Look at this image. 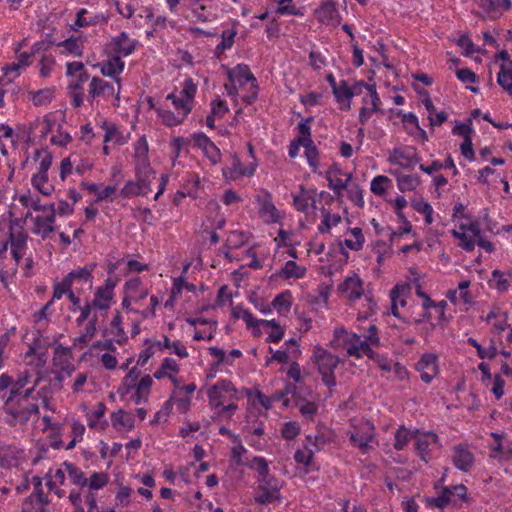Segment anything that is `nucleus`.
I'll list each match as a JSON object with an SVG mask.
<instances>
[{
    "label": "nucleus",
    "instance_id": "f257e3e1",
    "mask_svg": "<svg viewBox=\"0 0 512 512\" xmlns=\"http://www.w3.org/2000/svg\"><path fill=\"white\" fill-rule=\"evenodd\" d=\"M66 478L73 486L68 494V500L73 507V512H94L97 508V492L109 483L110 477L106 472L94 471L84 472L76 464L64 461L56 470L50 469L46 474L47 486L59 498L65 496V491L60 487L65 483Z\"/></svg>",
    "mask_w": 512,
    "mask_h": 512
},
{
    "label": "nucleus",
    "instance_id": "f03ea898",
    "mask_svg": "<svg viewBox=\"0 0 512 512\" xmlns=\"http://www.w3.org/2000/svg\"><path fill=\"white\" fill-rule=\"evenodd\" d=\"M39 381L40 378L37 377L24 394L0 396L5 424L23 429L30 421L39 418L40 401L45 408L49 407L48 399L41 395V391H36Z\"/></svg>",
    "mask_w": 512,
    "mask_h": 512
},
{
    "label": "nucleus",
    "instance_id": "7ed1b4c3",
    "mask_svg": "<svg viewBox=\"0 0 512 512\" xmlns=\"http://www.w3.org/2000/svg\"><path fill=\"white\" fill-rule=\"evenodd\" d=\"M333 341L342 346L347 356L355 359H361L363 356L371 357L373 347L380 345L379 331L376 325H370L363 337L344 327L336 328Z\"/></svg>",
    "mask_w": 512,
    "mask_h": 512
},
{
    "label": "nucleus",
    "instance_id": "20e7f679",
    "mask_svg": "<svg viewBox=\"0 0 512 512\" xmlns=\"http://www.w3.org/2000/svg\"><path fill=\"white\" fill-rule=\"evenodd\" d=\"M247 466L257 473L258 486L254 497L255 502L262 505L279 504L282 481L270 474L269 461L265 457L254 456Z\"/></svg>",
    "mask_w": 512,
    "mask_h": 512
},
{
    "label": "nucleus",
    "instance_id": "39448f33",
    "mask_svg": "<svg viewBox=\"0 0 512 512\" xmlns=\"http://www.w3.org/2000/svg\"><path fill=\"white\" fill-rule=\"evenodd\" d=\"M208 403L219 417L231 419L238 409L243 393L227 379H220L207 391Z\"/></svg>",
    "mask_w": 512,
    "mask_h": 512
},
{
    "label": "nucleus",
    "instance_id": "423d86ee",
    "mask_svg": "<svg viewBox=\"0 0 512 512\" xmlns=\"http://www.w3.org/2000/svg\"><path fill=\"white\" fill-rule=\"evenodd\" d=\"M337 291L350 304L363 298L362 306L358 309V320L368 319L376 313L377 303L372 293L365 291L364 281L356 273L346 276L338 285Z\"/></svg>",
    "mask_w": 512,
    "mask_h": 512
},
{
    "label": "nucleus",
    "instance_id": "0eeeda50",
    "mask_svg": "<svg viewBox=\"0 0 512 512\" xmlns=\"http://www.w3.org/2000/svg\"><path fill=\"white\" fill-rule=\"evenodd\" d=\"M233 316L235 318L242 319L245 322L247 328L253 330L254 336H259L262 330H264L268 334V337L266 339L267 342L278 343L284 337V329L275 319H258L254 317L251 311L241 308L234 309Z\"/></svg>",
    "mask_w": 512,
    "mask_h": 512
},
{
    "label": "nucleus",
    "instance_id": "6e6552de",
    "mask_svg": "<svg viewBox=\"0 0 512 512\" xmlns=\"http://www.w3.org/2000/svg\"><path fill=\"white\" fill-rule=\"evenodd\" d=\"M312 360L315 363L319 374L321 375L323 384L328 388L335 387V369L340 363L339 357L329 352L321 345H316L313 348Z\"/></svg>",
    "mask_w": 512,
    "mask_h": 512
},
{
    "label": "nucleus",
    "instance_id": "1a4fd4ad",
    "mask_svg": "<svg viewBox=\"0 0 512 512\" xmlns=\"http://www.w3.org/2000/svg\"><path fill=\"white\" fill-rule=\"evenodd\" d=\"M44 330L35 329L31 332V339L27 342V351L24 354V360L29 365L36 367H43L47 360L48 348L50 341L47 336L43 334Z\"/></svg>",
    "mask_w": 512,
    "mask_h": 512
},
{
    "label": "nucleus",
    "instance_id": "9d476101",
    "mask_svg": "<svg viewBox=\"0 0 512 512\" xmlns=\"http://www.w3.org/2000/svg\"><path fill=\"white\" fill-rule=\"evenodd\" d=\"M120 279L119 277L108 276L104 282L97 286L93 292V298L89 300L95 311L107 312L115 303V288Z\"/></svg>",
    "mask_w": 512,
    "mask_h": 512
},
{
    "label": "nucleus",
    "instance_id": "9b49d317",
    "mask_svg": "<svg viewBox=\"0 0 512 512\" xmlns=\"http://www.w3.org/2000/svg\"><path fill=\"white\" fill-rule=\"evenodd\" d=\"M228 79L230 82H236L239 86H244L249 83V93L243 96V101L247 105H251L258 97V84L257 79L251 72L248 65L240 63L233 69L228 71Z\"/></svg>",
    "mask_w": 512,
    "mask_h": 512
},
{
    "label": "nucleus",
    "instance_id": "f8f14e48",
    "mask_svg": "<svg viewBox=\"0 0 512 512\" xmlns=\"http://www.w3.org/2000/svg\"><path fill=\"white\" fill-rule=\"evenodd\" d=\"M330 196L326 191H321L319 194L314 186L299 185L298 191L292 193L293 206L301 213L309 214L317 209V197Z\"/></svg>",
    "mask_w": 512,
    "mask_h": 512
},
{
    "label": "nucleus",
    "instance_id": "ddd939ff",
    "mask_svg": "<svg viewBox=\"0 0 512 512\" xmlns=\"http://www.w3.org/2000/svg\"><path fill=\"white\" fill-rule=\"evenodd\" d=\"M324 176L328 182L329 189L334 192L337 199L343 197L345 188L353 177L352 173L344 171L338 162H333L325 171Z\"/></svg>",
    "mask_w": 512,
    "mask_h": 512
},
{
    "label": "nucleus",
    "instance_id": "4468645a",
    "mask_svg": "<svg viewBox=\"0 0 512 512\" xmlns=\"http://www.w3.org/2000/svg\"><path fill=\"white\" fill-rule=\"evenodd\" d=\"M139 41L129 37L128 34H118L112 37L105 47V53H110L120 59L133 54L139 47Z\"/></svg>",
    "mask_w": 512,
    "mask_h": 512
},
{
    "label": "nucleus",
    "instance_id": "2eb2a0df",
    "mask_svg": "<svg viewBox=\"0 0 512 512\" xmlns=\"http://www.w3.org/2000/svg\"><path fill=\"white\" fill-rule=\"evenodd\" d=\"M33 222L32 233L40 236L42 239L55 231L56 209L55 206H49L43 212L31 218Z\"/></svg>",
    "mask_w": 512,
    "mask_h": 512
},
{
    "label": "nucleus",
    "instance_id": "dca6fc26",
    "mask_svg": "<svg viewBox=\"0 0 512 512\" xmlns=\"http://www.w3.org/2000/svg\"><path fill=\"white\" fill-rule=\"evenodd\" d=\"M415 370L420 373L422 382L430 384L440 374L438 355L431 352L423 353L415 364Z\"/></svg>",
    "mask_w": 512,
    "mask_h": 512
},
{
    "label": "nucleus",
    "instance_id": "f3484780",
    "mask_svg": "<svg viewBox=\"0 0 512 512\" xmlns=\"http://www.w3.org/2000/svg\"><path fill=\"white\" fill-rule=\"evenodd\" d=\"M374 439V426L369 421L354 427V430L349 433V440L354 447H357L362 454L369 453L373 447L370 443Z\"/></svg>",
    "mask_w": 512,
    "mask_h": 512
},
{
    "label": "nucleus",
    "instance_id": "a211bd4d",
    "mask_svg": "<svg viewBox=\"0 0 512 512\" xmlns=\"http://www.w3.org/2000/svg\"><path fill=\"white\" fill-rule=\"evenodd\" d=\"M28 234L24 228L16 223H11L9 227V243L11 255L15 262L19 264L27 250Z\"/></svg>",
    "mask_w": 512,
    "mask_h": 512
},
{
    "label": "nucleus",
    "instance_id": "6ab92c4d",
    "mask_svg": "<svg viewBox=\"0 0 512 512\" xmlns=\"http://www.w3.org/2000/svg\"><path fill=\"white\" fill-rule=\"evenodd\" d=\"M410 292L409 284H397L390 291L391 314L405 323H409L410 320L400 311V308H406Z\"/></svg>",
    "mask_w": 512,
    "mask_h": 512
},
{
    "label": "nucleus",
    "instance_id": "aec40b11",
    "mask_svg": "<svg viewBox=\"0 0 512 512\" xmlns=\"http://www.w3.org/2000/svg\"><path fill=\"white\" fill-rule=\"evenodd\" d=\"M193 147L202 151L204 156L213 164L221 162L222 153L215 143L203 132L191 134Z\"/></svg>",
    "mask_w": 512,
    "mask_h": 512
},
{
    "label": "nucleus",
    "instance_id": "412c9836",
    "mask_svg": "<svg viewBox=\"0 0 512 512\" xmlns=\"http://www.w3.org/2000/svg\"><path fill=\"white\" fill-rule=\"evenodd\" d=\"M439 446V437L433 432L419 433L416 431L415 449L418 456L428 463L431 459V453Z\"/></svg>",
    "mask_w": 512,
    "mask_h": 512
},
{
    "label": "nucleus",
    "instance_id": "4be33fe9",
    "mask_svg": "<svg viewBox=\"0 0 512 512\" xmlns=\"http://www.w3.org/2000/svg\"><path fill=\"white\" fill-rule=\"evenodd\" d=\"M106 59L100 63L101 73L111 78L117 84V100H119V94L121 89L120 75L124 71L125 63L119 57H115L110 53H105Z\"/></svg>",
    "mask_w": 512,
    "mask_h": 512
},
{
    "label": "nucleus",
    "instance_id": "5701e85b",
    "mask_svg": "<svg viewBox=\"0 0 512 512\" xmlns=\"http://www.w3.org/2000/svg\"><path fill=\"white\" fill-rule=\"evenodd\" d=\"M257 162L252 161L249 165H244L240 158L236 155L232 157L230 165L222 168L223 177L229 181H235L241 177H251L255 174L257 169Z\"/></svg>",
    "mask_w": 512,
    "mask_h": 512
},
{
    "label": "nucleus",
    "instance_id": "b1692460",
    "mask_svg": "<svg viewBox=\"0 0 512 512\" xmlns=\"http://www.w3.org/2000/svg\"><path fill=\"white\" fill-rule=\"evenodd\" d=\"M113 96L117 99V90H115L113 83L99 77L91 79L88 88V100L90 103L98 98L108 100Z\"/></svg>",
    "mask_w": 512,
    "mask_h": 512
},
{
    "label": "nucleus",
    "instance_id": "393cba45",
    "mask_svg": "<svg viewBox=\"0 0 512 512\" xmlns=\"http://www.w3.org/2000/svg\"><path fill=\"white\" fill-rule=\"evenodd\" d=\"M315 16L319 22L332 29L340 24V14L335 0H324L315 10Z\"/></svg>",
    "mask_w": 512,
    "mask_h": 512
},
{
    "label": "nucleus",
    "instance_id": "a878e982",
    "mask_svg": "<svg viewBox=\"0 0 512 512\" xmlns=\"http://www.w3.org/2000/svg\"><path fill=\"white\" fill-rule=\"evenodd\" d=\"M257 204L259 216L264 223L274 224L281 221L282 215L274 205L270 194L257 197Z\"/></svg>",
    "mask_w": 512,
    "mask_h": 512
},
{
    "label": "nucleus",
    "instance_id": "bb28decb",
    "mask_svg": "<svg viewBox=\"0 0 512 512\" xmlns=\"http://www.w3.org/2000/svg\"><path fill=\"white\" fill-rule=\"evenodd\" d=\"M453 465L462 472H469L475 462V457L468 445L458 444L452 450Z\"/></svg>",
    "mask_w": 512,
    "mask_h": 512
},
{
    "label": "nucleus",
    "instance_id": "cd10ccee",
    "mask_svg": "<svg viewBox=\"0 0 512 512\" xmlns=\"http://www.w3.org/2000/svg\"><path fill=\"white\" fill-rule=\"evenodd\" d=\"M493 442L490 444V457L501 460H507L512 455V440L503 434L492 433Z\"/></svg>",
    "mask_w": 512,
    "mask_h": 512
},
{
    "label": "nucleus",
    "instance_id": "c85d7f7f",
    "mask_svg": "<svg viewBox=\"0 0 512 512\" xmlns=\"http://www.w3.org/2000/svg\"><path fill=\"white\" fill-rule=\"evenodd\" d=\"M53 365L58 368L61 372L71 375L75 370V366L72 363V351L71 348L65 347L58 344L54 348V355L52 359Z\"/></svg>",
    "mask_w": 512,
    "mask_h": 512
},
{
    "label": "nucleus",
    "instance_id": "c756f323",
    "mask_svg": "<svg viewBox=\"0 0 512 512\" xmlns=\"http://www.w3.org/2000/svg\"><path fill=\"white\" fill-rule=\"evenodd\" d=\"M95 268H96V263H89L83 267H77V268L71 270L65 276V278H66V280L69 281V284L71 285V287L75 283L81 284V285L88 284L89 289H91L92 285H93V279H94L93 272H94Z\"/></svg>",
    "mask_w": 512,
    "mask_h": 512
},
{
    "label": "nucleus",
    "instance_id": "7c9ffc66",
    "mask_svg": "<svg viewBox=\"0 0 512 512\" xmlns=\"http://www.w3.org/2000/svg\"><path fill=\"white\" fill-rule=\"evenodd\" d=\"M24 459V451L14 445H6L0 448V467L10 469L18 467Z\"/></svg>",
    "mask_w": 512,
    "mask_h": 512
},
{
    "label": "nucleus",
    "instance_id": "2f4dec72",
    "mask_svg": "<svg viewBox=\"0 0 512 512\" xmlns=\"http://www.w3.org/2000/svg\"><path fill=\"white\" fill-rule=\"evenodd\" d=\"M123 293L129 295V298L134 300V303H139L146 299L149 295L148 288L143 284L140 277H132L128 279L123 285Z\"/></svg>",
    "mask_w": 512,
    "mask_h": 512
},
{
    "label": "nucleus",
    "instance_id": "473e14b6",
    "mask_svg": "<svg viewBox=\"0 0 512 512\" xmlns=\"http://www.w3.org/2000/svg\"><path fill=\"white\" fill-rule=\"evenodd\" d=\"M281 372H286V376L288 380H292V382L288 381L284 388L285 395H291L295 397L297 393V384L301 383L303 380L301 367L296 360H293L289 367L285 370L284 368L280 369Z\"/></svg>",
    "mask_w": 512,
    "mask_h": 512
},
{
    "label": "nucleus",
    "instance_id": "72a5a7b5",
    "mask_svg": "<svg viewBox=\"0 0 512 512\" xmlns=\"http://www.w3.org/2000/svg\"><path fill=\"white\" fill-rule=\"evenodd\" d=\"M156 172L152 169L150 162L135 163V181L148 193L152 191V181Z\"/></svg>",
    "mask_w": 512,
    "mask_h": 512
},
{
    "label": "nucleus",
    "instance_id": "f704fd0d",
    "mask_svg": "<svg viewBox=\"0 0 512 512\" xmlns=\"http://www.w3.org/2000/svg\"><path fill=\"white\" fill-rule=\"evenodd\" d=\"M389 161L394 165H399L406 168L417 164L419 159L415 150L412 148H395L389 157Z\"/></svg>",
    "mask_w": 512,
    "mask_h": 512
},
{
    "label": "nucleus",
    "instance_id": "c9c22d12",
    "mask_svg": "<svg viewBox=\"0 0 512 512\" xmlns=\"http://www.w3.org/2000/svg\"><path fill=\"white\" fill-rule=\"evenodd\" d=\"M336 101L340 104V109L348 111L351 108V99L357 95L355 88L349 87L345 80H342L337 87L332 90Z\"/></svg>",
    "mask_w": 512,
    "mask_h": 512
},
{
    "label": "nucleus",
    "instance_id": "e433bc0d",
    "mask_svg": "<svg viewBox=\"0 0 512 512\" xmlns=\"http://www.w3.org/2000/svg\"><path fill=\"white\" fill-rule=\"evenodd\" d=\"M180 371V367L174 358L166 357L163 359L160 367L154 372V378L161 380L168 378L175 386L178 385L175 374Z\"/></svg>",
    "mask_w": 512,
    "mask_h": 512
},
{
    "label": "nucleus",
    "instance_id": "4c0bfd02",
    "mask_svg": "<svg viewBox=\"0 0 512 512\" xmlns=\"http://www.w3.org/2000/svg\"><path fill=\"white\" fill-rule=\"evenodd\" d=\"M100 127L105 131L103 138L105 144L113 143L115 145H124L127 143L128 137L123 134L115 123L103 120Z\"/></svg>",
    "mask_w": 512,
    "mask_h": 512
},
{
    "label": "nucleus",
    "instance_id": "58836bf2",
    "mask_svg": "<svg viewBox=\"0 0 512 512\" xmlns=\"http://www.w3.org/2000/svg\"><path fill=\"white\" fill-rule=\"evenodd\" d=\"M152 385V377L150 375L143 376L136 385L131 387L135 389L134 394L131 395V401L136 405L147 402Z\"/></svg>",
    "mask_w": 512,
    "mask_h": 512
},
{
    "label": "nucleus",
    "instance_id": "ea45409f",
    "mask_svg": "<svg viewBox=\"0 0 512 512\" xmlns=\"http://www.w3.org/2000/svg\"><path fill=\"white\" fill-rule=\"evenodd\" d=\"M112 426L117 430L131 431L135 426V416L123 409L112 412L110 416Z\"/></svg>",
    "mask_w": 512,
    "mask_h": 512
},
{
    "label": "nucleus",
    "instance_id": "a19ab883",
    "mask_svg": "<svg viewBox=\"0 0 512 512\" xmlns=\"http://www.w3.org/2000/svg\"><path fill=\"white\" fill-rule=\"evenodd\" d=\"M321 222L317 226V230L320 234L330 233L333 227L338 226L342 218L339 213H333L327 208H321Z\"/></svg>",
    "mask_w": 512,
    "mask_h": 512
},
{
    "label": "nucleus",
    "instance_id": "79ce46f5",
    "mask_svg": "<svg viewBox=\"0 0 512 512\" xmlns=\"http://www.w3.org/2000/svg\"><path fill=\"white\" fill-rule=\"evenodd\" d=\"M277 275L285 280L302 279L306 275V268L298 265L295 261H287Z\"/></svg>",
    "mask_w": 512,
    "mask_h": 512
},
{
    "label": "nucleus",
    "instance_id": "37998d69",
    "mask_svg": "<svg viewBox=\"0 0 512 512\" xmlns=\"http://www.w3.org/2000/svg\"><path fill=\"white\" fill-rule=\"evenodd\" d=\"M110 327L111 333L114 335L115 342L117 344L123 345L124 343L127 342L128 336L123 327V317L118 310L115 311V314L111 319Z\"/></svg>",
    "mask_w": 512,
    "mask_h": 512
},
{
    "label": "nucleus",
    "instance_id": "c03bdc74",
    "mask_svg": "<svg viewBox=\"0 0 512 512\" xmlns=\"http://www.w3.org/2000/svg\"><path fill=\"white\" fill-rule=\"evenodd\" d=\"M295 406L299 409L301 415L308 421L313 420L314 416L318 412V405L313 401H308L304 398L298 396V393L295 394V397H292Z\"/></svg>",
    "mask_w": 512,
    "mask_h": 512
},
{
    "label": "nucleus",
    "instance_id": "a18cd8bd",
    "mask_svg": "<svg viewBox=\"0 0 512 512\" xmlns=\"http://www.w3.org/2000/svg\"><path fill=\"white\" fill-rule=\"evenodd\" d=\"M269 353L272 354L271 358L267 361L269 364L272 361L286 364L290 359L297 360L301 355L300 348H293L292 351L282 350V348L278 350H274L272 347L268 348Z\"/></svg>",
    "mask_w": 512,
    "mask_h": 512
},
{
    "label": "nucleus",
    "instance_id": "49530a36",
    "mask_svg": "<svg viewBox=\"0 0 512 512\" xmlns=\"http://www.w3.org/2000/svg\"><path fill=\"white\" fill-rule=\"evenodd\" d=\"M166 100L171 101L173 107L177 111V113L181 114L185 118L191 113L193 109V103L188 101L179 93H170L166 96Z\"/></svg>",
    "mask_w": 512,
    "mask_h": 512
},
{
    "label": "nucleus",
    "instance_id": "de8ad7c7",
    "mask_svg": "<svg viewBox=\"0 0 512 512\" xmlns=\"http://www.w3.org/2000/svg\"><path fill=\"white\" fill-rule=\"evenodd\" d=\"M426 111L429 113L430 126H441L447 121V114L444 111H437L432 100L427 97L422 101Z\"/></svg>",
    "mask_w": 512,
    "mask_h": 512
},
{
    "label": "nucleus",
    "instance_id": "09e8293b",
    "mask_svg": "<svg viewBox=\"0 0 512 512\" xmlns=\"http://www.w3.org/2000/svg\"><path fill=\"white\" fill-rule=\"evenodd\" d=\"M59 48H62V53H66L73 56H81L83 49V41L81 39V35L78 37L72 36L57 45Z\"/></svg>",
    "mask_w": 512,
    "mask_h": 512
},
{
    "label": "nucleus",
    "instance_id": "8fccbe9b",
    "mask_svg": "<svg viewBox=\"0 0 512 512\" xmlns=\"http://www.w3.org/2000/svg\"><path fill=\"white\" fill-rule=\"evenodd\" d=\"M497 83L512 96V63L500 64V70L497 74Z\"/></svg>",
    "mask_w": 512,
    "mask_h": 512
},
{
    "label": "nucleus",
    "instance_id": "3c124183",
    "mask_svg": "<svg viewBox=\"0 0 512 512\" xmlns=\"http://www.w3.org/2000/svg\"><path fill=\"white\" fill-rule=\"evenodd\" d=\"M158 118L161 122L167 127H175L184 122L186 119L184 116L176 112H172L168 109L164 108H156L155 109Z\"/></svg>",
    "mask_w": 512,
    "mask_h": 512
},
{
    "label": "nucleus",
    "instance_id": "603ef678",
    "mask_svg": "<svg viewBox=\"0 0 512 512\" xmlns=\"http://www.w3.org/2000/svg\"><path fill=\"white\" fill-rule=\"evenodd\" d=\"M452 235L459 240V246L466 252H472L475 248L476 241L465 230V224H460L458 229L452 230Z\"/></svg>",
    "mask_w": 512,
    "mask_h": 512
},
{
    "label": "nucleus",
    "instance_id": "864d4df0",
    "mask_svg": "<svg viewBox=\"0 0 512 512\" xmlns=\"http://www.w3.org/2000/svg\"><path fill=\"white\" fill-rule=\"evenodd\" d=\"M351 238H346L343 242H340L341 246H345L351 251H359L363 248L365 243V237L362 229L354 227L350 230Z\"/></svg>",
    "mask_w": 512,
    "mask_h": 512
},
{
    "label": "nucleus",
    "instance_id": "5fc2aeb1",
    "mask_svg": "<svg viewBox=\"0 0 512 512\" xmlns=\"http://www.w3.org/2000/svg\"><path fill=\"white\" fill-rule=\"evenodd\" d=\"M292 294L286 290L275 296L271 303L272 309H275L280 315H286L291 308Z\"/></svg>",
    "mask_w": 512,
    "mask_h": 512
},
{
    "label": "nucleus",
    "instance_id": "6e6d98bb",
    "mask_svg": "<svg viewBox=\"0 0 512 512\" xmlns=\"http://www.w3.org/2000/svg\"><path fill=\"white\" fill-rule=\"evenodd\" d=\"M416 432H413L412 430L406 428L405 426H400L395 434H394V448L397 451H401L405 449V447L408 445V443L416 437Z\"/></svg>",
    "mask_w": 512,
    "mask_h": 512
},
{
    "label": "nucleus",
    "instance_id": "4d7b16f0",
    "mask_svg": "<svg viewBox=\"0 0 512 512\" xmlns=\"http://www.w3.org/2000/svg\"><path fill=\"white\" fill-rule=\"evenodd\" d=\"M54 88L47 87L37 91H30L29 96L35 106H47L54 98Z\"/></svg>",
    "mask_w": 512,
    "mask_h": 512
},
{
    "label": "nucleus",
    "instance_id": "13d9d810",
    "mask_svg": "<svg viewBox=\"0 0 512 512\" xmlns=\"http://www.w3.org/2000/svg\"><path fill=\"white\" fill-rule=\"evenodd\" d=\"M347 198L357 207L362 208L365 204L363 190L353 179L350 180L345 188Z\"/></svg>",
    "mask_w": 512,
    "mask_h": 512
},
{
    "label": "nucleus",
    "instance_id": "bf43d9fd",
    "mask_svg": "<svg viewBox=\"0 0 512 512\" xmlns=\"http://www.w3.org/2000/svg\"><path fill=\"white\" fill-rule=\"evenodd\" d=\"M149 193L142 188L135 180H128L119 192V196L125 199L147 196Z\"/></svg>",
    "mask_w": 512,
    "mask_h": 512
},
{
    "label": "nucleus",
    "instance_id": "052dcab7",
    "mask_svg": "<svg viewBox=\"0 0 512 512\" xmlns=\"http://www.w3.org/2000/svg\"><path fill=\"white\" fill-rule=\"evenodd\" d=\"M31 375L28 371H23L18 374L17 378H13V386L8 391V395H18V394H24L26 390L29 388L27 387L28 384L31 383Z\"/></svg>",
    "mask_w": 512,
    "mask_h": 512
},
{
    "label": "nucleus",
    "instance_id": "680f3d73",
    "mask_svg": "<svg viewBox=\"0 0 512 512\" xmlns=\"http://www.w3.org/2000/svg\"><path fill=\"white\" fill-rule=\"evenodd\" d=\"M32 186L43 195H50L53 186L49 183L48 174L35 173L31 178Z\"/></svg>",
    "mask_w": 512,
    "mask_h": 512
},
{
    "label": "nucleus",
    "instance_id": "e2e57ef3",
    "mask_svg": "<svg viewBox=\"0 0 512 512\" xmlns=\"http://www.w3.org/2000/svg\"><path fill=\"white\" fill-rule=\"evenodd\" d=\"M392 185V181L385 175L375 176L370 183V190L376 196H383L388 188Z\"/></svg>",
    "mask_w": 512,
    "mask_h": 512
},
{
    "label": "nucleus",
    "instance_id": "0e129e2a",
    "mask_svg": "<svg viewBox=\"0 0 512 512\" xmlns=\"http://www.w3.org/2000/svg\"><path fill=\"white\" fill-rule=\"evenodd\" d=\"M412 207L416 212L424 216L427 225H431L434 222V209L429 202L424 199L414 200L412 201Z\"/></svg>",
    "mask_w": 512,
    "mask_h": 512
},
{
    "label": "nucleus",
    "instance_id": "69168bd1",
    "mask_svg": "<svg viewBox=\"0 0 512 512\" xmlns=\"http://www.w3.org/2000/svg\"><path fill=\"white\" fill-rule=\"evenodd\" d=\"M94 23H96V16L87 9L81 8L76 14L74 22L75 31L77 32V29L79 28L90 27Z\"/></svg>",
    "mask_w": 512,
    "mask_h": 512
},
{
    "label": "nucleus",
    "instance_id": "338daca9",
    "mask_svg": "<svg viewBox=\"0 0 512 512\" xmlns=\"http://www.w3.org/2000/svg\"><path fill=\"white\" fill-rule=\"evenodd\" d=\"M248 234L243 231H232L229 233L226 239V245L230 249H238L241 248L248 242Z\"/></svg>",
    "mask_w": 512,
    "mask_h": 512
},
{
    "label": "nucleus",
    "instance_id": "774afa93",
    "mask_svg": "<svg viewBox=\"0 0 512 512\" xmlns=\"http://www.w3.org/2000/svg\"><path fill=\"white\" fill-rule=\"evenodd\" d=\"M40 127L41 137H46L48 134L52 133L57 128V120L55 113H47L43 116L42 120L38 122Z\"/></svg>",
    "mask_w": 512,
    "mask_h": 512
}]
</instances>
